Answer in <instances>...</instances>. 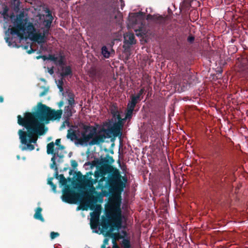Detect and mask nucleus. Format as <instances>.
<instances>
[{"mask_svg":"<svg viewBox=\"0 0 248 248\" xmlns=\"http://www.w3.org/2000/svg\"><path fill=\"white\" fill-rule=\"evenodd\" d=\"M34 113L26 112L24 118L20 115L17 116L18 124L24 126L27 131L22 130L18 131L21 143L25 146L23 150H33L34 149L31 143H35L37 140V134L43 135L47 130L45 124L50 121L59 120L62 112L61 110H51L49 108L41 103L38 104Z\"/></svg>","mask_w":248,"mask_h":248,"instance_id":"1","label":"nucleus"},{"mask_svg":"<svg viewBox=\"0 0 248 248\" xmlns=\"http://www.w3.org/2000/svg\"><path fill=\"white\" fill-rule=\"evenodd\" d=\"M9 9L7 6L3 7L1 15L5 20L9 18L13 23V26L8 29V31L13 36L16 35L20 40L24 38H29L31 40L42 44L45 41V36L49 33V29L53 19L50 11H45L46 15L41 16L39 17V28L43 31V34L36 31L33 25L28 22L27 15L21 12L18 16L8 14ZM40 30L38 32H40Z\"/></svg>","mask_w":248,"mask_h":248,"instance_id":"2","label":"nucleus"},{"mask_svg":"<svg viewBox=\"0 0 248 248\" xmlns=\"http://www.w3.org/2000/svg\"><path fill=\"white\" fill-rule=\"evenodd\" d=\"M121 124L118 123L113 127L109 126L107 122L104 124L102 128L96 134V129L93 127H87L81 133V136L78 137L77 133V127H73L68 131L67 137L72 140H76L77 144L86 146L88 144H97L102 142L106 138L111 136L116 137L120 133Z\"/></svg>","mask_w":248,"mask_h":248,"instance_id":"3","label":"nucleus"},{"mask_svg":"<svg viewBox=\"0 0 248 248\" xmlns=\"http://www.w3.org/2000/svg\"><path fill=\"white\" fill-rule=\"evenodd\" d=\"M121 199L118 196L112 197L106 208V216L117 229L121 228L125 222V218L121 214Z\"/></svg>","mask_w":248,"mask_h":248,"instance_id":"4","label":"nucleus"},{"mask_svg":"<svg viewBox=\"0 0 248 248\" xmlns=\"http://www.w3.org/2000/svg\"><path fill=\"white\" fill-rule=\"evenodd\" d=\"M42 58L44 60H48L52 61L55 64L61 66L60 74L62 76L64 77L68 76L71 74V69L69 66L62 65L64 58L61 54H56L53 55H49L48 57L46 56H38L36 57L37 59Z\"/></svg>","mask_w":248,"mask_h":248,"instance_id":"5","label":"nucleus"},{"mask_svg":"<svg viewBox=\"0 0 248 248\" xmlns=\"http://www.w3.org/2000/svg\"><path fill=\"white\" fill-rule=\"evenodd\" d=\"M133 110H131L130 109H127V112L126 113L125 116L124 118L122 119L120 115L119 114V112L115 107L112 108L111 109V113L113 116V118L111 121L107 122V123L109 124L110 127H113L114 125L118 123L121 124V126L120 129V133L117 135L121 136V129L123 125V121L128 119H130L131 117Z\"/></svg>","mask_w":248,"mask_h":248,"instance_id":"6","label":"nucleus"},{"mask_svg":"<svg viewBox=\"0 0 248 248\" xmlns=\"http://www.w3.org/2000/svg\"><path fill=\"white\" fill-rule=\"evenodd\" d=\"M60 139H57L55 143L51 142L47 145V153L53 155L52 160L56 157L62 158L63 156V147L60 144Z\"/></svg>","mask_w":248,"mask_h":248,"instance_id":"7","label":"nucleus"},{"mask_svg":"<svg viewBox=\"0 0 248 248\" xmlns=\"http://www.w3.org/2000/svg\"><path fill=\"white\" fill-rule=\"evenodd\" d=\"M88 208L91 210H93V211L91 213L90 221L98 222L101 210V205H95L94 206L93 204H91L90 202H88L87 204V207H84V209L87 210Z\"/></svg>","mask_w":248,"mask_h":248,"instance_id":"8","label":"nucleus"},{"mask_svg":"<svg viewBox=\"0 0 248 248\" xmlns=\"http://www.w3.org/2000/svg\"><path fill=\"white\" fill-rule=\"evenodd\" d=\"M112 179L114 186L120 189H123L125 186V183L127 180L124 178H123L124 182L122 181L121 176L118 170L115 171L112 174Z\"/></svg>","mask_w":248,"mask_h":248,"instance_id":"9","label":"nucleus"},{"mask_svg":"<svg viewBox=\"0 0 248 248\" xmlns=\"http://www.w3.org/2000/svg\"><path fill=\"white\" fill-rule=\"evenodd\" d=\"M97 183L96 179H93L91 176L88 177L85 176L83 180V185L86 186L91 192L95 191V188L93 185Z\"/></svg>","mask_w":248,"mask_h":248,"instance_id":"10","label":"nucleus"},{"mask_svg":"<svg viewBox=\"0 0 248 248\" xmlns=\"http://www.w3.org/2000/svg\"><path fill=\"white\" fill-rule=\"evenodd\" d=\"M124 42L129 44H135L136 41L135 37L133 33H126L124 35Z\"/></svg>","mask_w":248,"mask_h":248,"instance_id":"11","label":"nucleus"},{"mask_svg":"<svg viewBox=\"0 0 248 248\" xmlns=\"http://www.w3.org/2000/svg\"><path fill=\"white\" fill-rule=\"evenodd\" d=\"M42 210L41 208L38 207L35 211V213L34 215V217L36 219H38L42 221H44V220L41 214Z\"/></svg>","mask_w":248,"mask_h":248,"instance_id":"12","label":"nucleus"},{"mask_svg":"<svg viewBox=\"0 0 248 248\" xmlns=\"http://www.w3.org/2000/svg\"><path fill=\"white\" fill-rule=\"evenodd\" d=\"M144 92V89H141L140 90L138 93L136 95H132L131 99L134 100L136 103H138L139 101L140 100V96L142 95Z\"/></svg>","mask_w":248,"mask_h":248,"instance_id":"13","label":"nucleus"},{"mask_svg":"<svg viewBox=\"0 0 248 248\" xmlns=\"http://www.w3.org/2000/svg\"><path fill=\"white\" fill-rule=\"evenodd\" d=\"M102 54L106 58H108L110 56V52L106 46L102 47Z\"/></svg>","mask_w":248,"mask_h":248,"instance_id":"14","label":"nucleus"},{"mask_svg":"<svg viewBox=\"0 0 248 248\" xmlns=\"http://www.w3.org/2000/svg\"><path fill=\"white\" fill-rule=\"evenodd\" d=\"M122 233L123 234V235L122 236H120L119 233H115L112 234L113 235L111 236L114 238V239L113 240V242H115L116 239H119L121 238H124L126 235V233L125 232H123Z\"/></svg>","mask_w":248,"mask_h":248,"instance_id":"15","label":"nucleus"},{"mask_svg":"<svg viewBox=\"0 0 248 248\" xmlns=\"http://www.w3.org/2000/svg\"><path fill=\"white\" fill-rule=\"evenodd\" d=\"M121 245L124 248H130V242L127 239L124 238Z\"/></svg>","mask_w":248,"mask_h":248,"instance_id":"16","label":"nucleus"},{"mask_svg":"<svg viewBox=\"0 0 248 248\" xmlns=\"http://www.w3.org/2000/svg\"><path fill=\"white\" fill-rule=\"evenodd\" d=\"M98 222L90 221L91 227L93 231L97 232Z\"/></svg>","mask_w":248,"mask_h":248,"instance_id":"17","label":"nucleus"},{"mask_svg":"<svg viewBox=\"0 0 248 248\" xmlns=\"http://www.w3.org/2000/svg\"><path fill=\"white\" fill-rule=\"evenodd\" d=\"M137 103L136 102L131 99V101L128 104L127 109L134 110Z\"/></svg>","mask_w":248,"mask_h":248,"instance_id":"18","label":"nucleus"},{"mask_svg":"<svg viewBox=\"0 0 248 248\" xmlns=\"http://www.w3.org/2000/svg\"><path fill=\"white\" fill-rule=\"evenodd\" d=\"M69 105L72 107L75 104L74 98L73 95H71L69 96L68 100Z\"/></svg>","mask_w":248,"mask_h":248,"instance_id":"19","label":"nucleus"},{"mask_svg":"<svg viewBox=\"0 0 248 248\" xmlns=\"http://www.w3.org/2000/svg\"><path fill=\"white\" fill-rule=\"evenodd\" d=\"M62 199L64 202H70V196L66 194H64L62 196Z\"/></svg>","mask_w":248,"mask_h":248,"instance_id":"20","label":"nucleus"},{"mask_svg":"<svg viewBox=\"0 0 248 248\" xmlns=\"http://www.w3.org/2000/svg\"><path fill=\"white\" fill-rule=\"evenodd\" d=\"M59 235L58 232H51L50 233V237L51 239H54Z\"/></svg>","mask_w":248,"mask_h":248,"instance_id":"21","label":"nucleus"},{"mask_svg":"<svg viewBox=\"0 0 248 248\" xmlns=\"http://www.w3.org/2000/svg\"><path fill=\"white\" fill-rule=\"evenodd\" d=\"M56 157L55 159L52 160V158H51V161L52 162V163L51 164V168L53 169L57 170V167L56 166V163H55V159H57Z\"/></svg>","mask_w":248,"mask_h":248,"instance_id":"22","label":"nucleus"},{"mask_svg":"<svg viewBox=\"0 0 248 248\" xmlns=\"http://www.w3.org/2000/svg\"><path fill=\"white\" fill-rule=\"evenodd\" d=\"M155 18H157V16H151V15H148V16H147V20H154V19H155Z\"/></svg>","mask_w":248,"mask_h":248,"instance_id":"23","label":"nucleus"},{"mask_svg":"<svg viewBox=\"0 0 248 248\" xmlns=\"http://www.w3.org/2000/svg\"><path fill=\"white\" fill-rule=\"evenodd\" d=\"M50 186H51L53 191L54 192H56V186L55 185H54L53 184H52Z\"/></svg>","mask_w":248,"mask_h":248,"instance_id":"24","label":"nucleus"},{"mask_svg":"<svg viewBox=\"0 0 248 248\" xmlns=\"http://www.w3.org/2000/svg\"><path fill=\"white\" fill-rule=\"evenodd\" d=\"M99 176V172L98 171H95V172H94L95 177L97 179V178H98Z\"/></svg>","mask_w":248,"mask_h":248,"instance_id":"25","label":"nucleus"},{"mask_svg":"<svg viewBox=\"0 0 248 248\" xmlns=\"http://www.w3.org/2000/svg\"><path fill=\"white\" fill-rule=\"evenodd\" d=\"M48 72L50 75H52L54 73L53 68H48Z\"/></svg>","mask_w":248,"mask_h":248,"instance_id":"26","label":"nucleus"},{"mask_svg":"<svg viewBox=\"0 0 248 248\" xmlns=\"http://www.w3.org/2000/svg\"><path fill=\"white\" fill-rule=\"evenodd\" d=\"M52 178H49L48 180V181H47V183L48 184H49L50 186H51L53 183L52 182Z\"/></svg>","mask_w":248,"mask_h":248,"instance_id":"27","label":"nucleus"},{"mask_svg":"<svg viewBox=\"0 0 248 248\" xmlns=\"http://www.w3.org/2000/svg\"><path fill=\"white\" fill-rule=\"evenodd\" d=\"M108 243V239L106 238L104 241V244L103 245H107Z\"/></svg>","mask_w":248,"mask_h":248,"instance_id":"28","label":"nucleus"},{"mask_svg":"<svg viewBox=\"0 0 248 248\" xmlns=\"http://www.w3.org/2000/svg\"><path fill=\"white\" fill-rule=\"evenodd\" d=\"M194 39V37H189L188 38V40L190 42H192V41H193Z\"/></svg>","mask_w":248,"mask_h":248,"instance_id":"29","label":"nucleus"},{"mask_svg":"<svg viewBox=\"0 0 248 248\" xmlns=\"http://www.w3.org/2000/svg\"><path fill=\"white\" fill-rule=\"evenodd\" d=\"M113 228H111L109 230L110 232L108 233V235H111V232L113 231Z\"/></svg>","mask_w":248,"mask_h":248,"instance_id":"30","label":"nucleus"},{"mask_svg":"<svg viewBox=\"0 0 248 248\" xmlns=\"http://www.w3.org/2000/svg\"><path fill=\"white\" fill-rule=\"evenodd\" d=\"M32 52H33V50L32 48H31V49L28 51V53H31Z\"/></svg>","mask_w":248,"mask_h":248,"instance_id":"31","label":"nucleus"},{"mask_svg":"<svg viewBox=\"0 0 248 248\" xmlns=\"http://www.w3.org/2000/svg\"><path fill=\"white\" fill-rule=\"evenodd\" d=\"M3 98L2 96H0V102H3Z\"/></svg>","mask_w":248,"mask_h":248,"instance_id":"32","label":"nucleus"},{"mask_svg":"<svg viewBox=\"0 0 248 248\" xmlns=\"http://www.w3.org/2000/svg\"><path fill=\"white\" fill-rule=\"evenodd\" d=\"M106 245H103L101 246V248H106Z\"/></svg>","mask_w":248,"mask_h":248,"instance_id":"33","label":"nucleus"},{"mask_svg":"<svg viewBox=\"0 0 248 248\" xmlns=\"http://www.w3.org/2000/svg\"><path fill=\"white\" fill-rule=\"evenodd\" d=\"M6 42H7V43L8 42V38H6Z\"/></svg>","mask_w":248,"mask_h":248,"instance_id":"34","label":"nucleus"},{"mask_svg":"<svg viewBox=\"0 0 248 248\" xmlns=\"http://www.w3.org/2000/svg\"><path fill=\"white\" fill-rule=\"evenodd\" d=\"M44 94V93H41V94H40V96H43Z\"/></svg>","mask_w":248,"mask_h":248,"instance_id":"35","label":"nucleus"},{"mask_svg":"<svg viewBox=\"0 0 248 248\" xmlns=\"http://www.w3.org/2000/svg\"><path fill=\"white\" fill-rule=\"evenodd\" d=\"M73 162L74 163H75V164H76V163L75 162V161H73Z\"/></svg>","mask_w":248,"mask_h":248,"instance_id":"36","label":"nucleus"}]
</instances>
